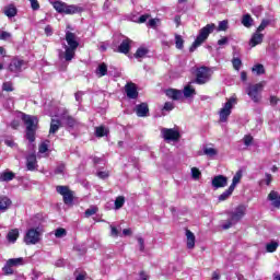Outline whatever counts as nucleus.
Instances as JSON below:
<instances>
[{"label": "nucleus", "mask_w": 280, "mask_h": 280, "mask_svg": "<svg viewBox=\"0 0 280 280\" xmlns=\"http://www.w3.org/2000/svg\"><path fill=\"white\" fill-rule=\"evenodd\" d=\"M125 91L129 100H137L139 97V92H137V85H135V83H127Z\"/></svg>", "instance_id": "13"}, {"label": "nucleus", "mask_w": 280, "mask_h": 280, "mask_svg": "<svg viewBox=\"0 0 280 280\" xmlns=\"http://www.w3.org/2000/svg\"><path fill=\"white\" fill-rule=\"evenodd\" d=\"M65 235H67V230L59 228L55 231V237L60 238V237H65Z\"/></svg>", "instance_id": "47"}, {"label": "nucleus", "mask_w": 280, "mask_h": 280, "mask_svg": "<svg viewBox=\"0 0 280 280\" xmlns=\"http://www.w3.org/2000/svg\"><path fill=\"white\" fill-rule=\"evenodd\" d=\"M49 151V140H45L39 144L38 152L39 154H45V152Z\"/></svg>", "instance_id": "35"}, {"label": "nucleus", "mask_w": 280, "mask_h": 280, "mask_svg": "<svg viewBox=\"0 0 280 280\" xmlns=\"http://www.w3.org/2000/svg\"><path fill=\"white\" fill-rule=\"evenodd\" d=\"M66 121H67V125L70 127V128H75V126H78V120H75L73 117L71 116H67L66 117Z\"/></svg>", "instance_id": "46"}, {"label": "nucleus", "mask_w": 280, "mask_h": 280, "mask_svg": "<svg viewBox=\"0 0 280 280\" xmlns=\"http://www.w3.org/2000/svg\"><path fill=\"white\" fill-rule=\"evenodd\" d=\"M12 207V199L5 196L0 197V213H5Z\"/></svg>", "instance_id": "16"}, {"label": "nucleus", "mask_w": 280, "mask_h": 280, "mask_svg": "<svg viewBox=\"0 0 280 280\" xmlns=\"http://www.w3.org/2000/svg\"><path fill=\"white\" fill-rule=\"evenodd\" d=\"M215 30H217V32H226L229 30V21L223 20V21L219 22L218 26H215L214 23H210V24H207L206 26H203L201 30H199V33H198L195 42L190 46L189 51H194L195 49H198V47H200V45L206 43L207 38H209V35L213 34V32H215Z\"/></svg>", "instance_id": "1"}, {"label": "nucleus", "mask_w": 280, "mask_h": 280, "mask_svg": "<svg viewBox=\"0 0 280 280\" xmlns=\"http://www.w3.org/2000/svg\"><path fill=\"white\" fill-rule=\"evenodd\" d=\"M66 42L63 45L65 51L59 52V59L66 62H71L72 58H75V50L80 47V42L74 33L66 32Z\"/></svg>", "instance_id": "2"}, {"label": "nucleus", "mask_w": 280, "mask_h": 280, "mask_svg": "<svg viewBox=\"0 0 280 280\" xmlns=\"http://www.w3.org/2000/svg\"><path fill=\"white\" fill-rule=\"evenodd\" d=\"M211 80V70H209L207 67H201L197 69V78L196 83L197 84H207Z\"/></svg>", "instance_id": "8"}, {"label": "nucleus", "mask_w": 280, "mask_h": 280, "mask_svg": "<svg viewBox=\"0 0 280 280\" xmlns=\"http://www.w3.org/2000/svg\"><path fill=\"white\" fill-rule=\"evenodd\" d=\"M237 104V100L235 97H231L221 108L219 115H220V121L224 122L229 117L231 116V110L233 109V106Z\"/></svg>", "instance_id": "5"}, {"label": "nucleus", "mask_w": 280, "mask_h": 280, "mask_svg": "<svg viewBox=\"0 0 280 280\" xmlns=\"http://www.w3.org/2000/svg\"><path fill=\"white\" fill-rule=\"evenodd\" d=\"M161 135L164 141H167L168 143L180 139V132L176 128H162Z\"/></svg>", "instance_id": "7"}, {"label": "nucleus", "mask_w": 280, "mask_h": 280, "mask_svg": "<svg viewBox=\"0 0 280 280\" xmlns=\"http://www.w3.org/2000/svg\"><path fill=\"white\" fill-rule=\"evenodd\" d=\"M229 185V178L224 175H217L212 178V187L214 189H220Z\"/></svg>", "instance_id": "11"}, {"label": "nucleus", "mask_w": 280, "mask_h": 280, "mask_svg": "<svg viewBox=\"0 0 280 280\" xmlns=\"http://www.w3.org/2000/svg\"><path fill=\"white\" fill-rule=\"evenodd\" d=\"M12 268L13 267L10 265V262L7 261L4 267L2 268V271L4 272V275H14V269Z\"/></svg>", "instance_id": "43"}, {"label": "nucleus", "mask_w": 280, "mask_h": 280, "mask_svg": "<svg viewBox=\"0 0 280 280\" xmlns=\"http://www.w3.org/2000/svg\"><path fill=\"white\" fill-rule=\"evenodd\" d=\"M19 126H21V122L19 120H13L11 122V128H13V130H16Z\"/></svg>", "instance_id": "62"}, {"label": "nucleus", "mask_w": 280, "mask_h": 280, "mask_svg": "<svg viewBox=\"0 0 280 280\" xmlns=\"http://www.w3.org/2000/svg\"><path fill=\"white\" fill-rule=\"evenodd\" d=\"M148 19H150V15H148V14L141 15L139 18L138 23H145V21H148Z\"/></svg>", "instance_id": "61"}, {"label": "nucleus", "mask_w": 280, "mask_h": 280, "mask_svg": "<svg viewBox=\"0 0 280 280\" xmlns=\"http://www.w3.org/2000/svg\"><path fill=\"white\" fill-rule=\"evenodd\" d=\"M166 97H170V100H180V97H183V93L178 90H174V89H170L166 90Z\"/></svg>", "instance_id": "22"}, {"label": "nucleus", "mask_w": 280, "mask_h": 280, "mask_svg": "<svg viewBox=\"0 0 280 280\" xmlns=\"http://www.w3.org/2000/svg\"><path fill=\"white\" fill-rule=\"evenodd\" d=\"M203 154H206V156H217L218 150H215L214 148H205Z\"/></svg>", "instance_id": "41"}, {"label": "nucleus", "mask_w": 280, "mask_h": 280, "mask_svg": "<svg viewBox=\"0 0 280 280\" xmlns=\"http://www.w3.org/2000/svg\"><path fill=\"white\" fill-rule=\"evenodd\" d=\"M233 224H235V222H233V220L230 219L225 224L222 225V229H224V230L231 229V226H233Z\"/></svg>", "instance_id": "57"}, {"label": "nucleus", "mask_w": 280, "mask_h": 280, "mask_svg": "<svg viewBox=\"0 0 280 280\" xmlns=\"http://www.w3.org/2000/svg\"><path fill=\"white\" fill-rule=\"evenodd\" d=\"M200 170H198L197 167L191 168V176L195 180H198V178H200Z\"/></svg>", "instance_id": "51"}, {"label": "nucleus", "mask_w": 280, "mask_h": 280, "mask_svg": "<svg viewBox=\"0 0 280 280\" xmlns=\"http://www.w3.org/2000/svg\"><path fill=\"white\" fill-rule=\"evenodd\" d=\"M108 135V128L104 126H100L95 128V136L96 137H106Z\"/></svg>", "instance_id": "31"}, {"label": "nucleus", "mask_w": 280, "mask_h": 280, "mask_svg": "<svg viewBox=\"0 0 280 280\" xmlns=\"http://www.w3.org/2000/svg\"><path fill=\"white\" fill-rule=\"evenodd\" d=\"M233 191H235V189L231 188L230 186L229 189H226L223 194L219 196V201L224 202V200H229V198H231V196L233 195Z\"/></svg>", "instance_id": "27"}, {"label": "nucleus", "mask_w": 280, "mask_h": 280, "mask_svg": "<svg viewBox=\"0 0 280 280\" xmlns=\"http://www.w3.org/2000/svg\"><path fill=\"white\" fill-rule=\"evenodd\" d=\"M265 83H256V84H250L249 86L246 88V93L248 97L254 102L255 104H259L261 102V92L264 91Z\"/></svg>", "instance_id": "4"}, {"label": "nucleus", "mask_w": 280, "mask_h": 280, "mask_svg": "<svg viewBox=\"0 0 280 280\" xmlns=\"http://www.w3.org/2000/svg\"><path fill=\"white\" fill-rule=\"evenodd\" d=\"M265 183L266 185H270V183H272V175L270 173L265 174Z\"/></svg>", "instance_id": "55"}, {"label": "nucleus", "mask_w": 280, "mask_h": 280, "mask_svg": "<svg viewBox=\"0 0 280 280\" xmlns=\"http://www.w3.org/2000/svg\"><path fill=\"white\" fill-rule=\"evenodd\" d=\"M108 73V66H106V63H101L98 65L97 69H96V75L98 78H104V75H106Z\"/></svg>", "instance_id": "25"}, {"label": "nucleus", "mask_w": 280, "mask_h": 280, "mask_svg": "<svg viewBox=\"0 0 280 280\" xmlns=\"http://www.w3.org/2000/svg\"><path fill=\"white\" fill-rule=\"evenodd\" d=\"M19 235H20L19 229L10 230L9 233L7 234V240L11 244H14L16 240H19Z\"/></svg>", "instance_id": "24"}, {"label": "nucleus", "mask_w": 280, "mask_h": 280, "mask_svg": "<svg viewBox=\"0 0 280 280\" xmlns=\"http://www.w3.org/2000/svg\"><path fill=\"white\" fill-rule=\"evenodd\" d=\"M138 244L140 246V250H142V252L145 250L143 237H138Z\"/></svg>", "instance_id": "58"}, {"label": "nucleus", "mask_w": 280, "mask_h": 280, "mask_svg": "<svg viewBox=\"0 0 280 280\" xmlns=\"http://www.w3.org/2000/svg\"><path fill=\"white\" fill-rule=\"evenodd\" d=\"M38 242H40V231H38V229L27 230L24 236V243L27 246H32V245L38 244Z\"/></svg>", "instance_id": "6"}, {"label": "nucleus", "mask_w": 280, "mask_h": 280, "mask_svg": "<svg viewBox=\"0 0 280 280\" xmlns=\"http://www.w3.org/2000/svg\"><path fill=\"white\" fill-rule=\"evenodd\" d=\"M82 11H83L82 7H78L75 4H66L63 14H80V12Z\"/></svg>", "instance_id": "20"}, {"label": "nucleus", "mask_w": 280, "mask_h": 280, "mask_svg": "<svg viewBox=\"0 0 280 280\" xmlns=\"http://www.w3.org/2000/svg\"><path fill=\"white\" fill-rule=\"evenodd\" d=\"M243 143H244V145H246L247 148H248V145H252V144H253V136H250V135L244 136V138H243Z\"/></svg>", "instance_id": "49"}, {"label": "nucleus", "mask_w": 280, "mask_h": 280, "mask_svg": "<svg viewBox=\"0 0 280 280\" xmlns=\"http://www.w3.org/2000/svg\"><path fill=\"white\" fill-rule=\"evenodd\" d=\"M10 38H12V34L8 33L5 31H2L0 33V40H10Z\"/></svg>", "instance_id": "50"}, {"label": "nucleus", "mask_w": 280, "mask_h": 280, "mask_svg": "<svg viewBox=\"0 0 280 280\" xmlns=\"http://www.w3.org/2000/svg\"><path fill=\"white\" fill-rule=\"evenodd\" d=\"M242 176H243L242 171H237L236 174L233 176L232 184L230 185V187L235 189V187L240 185L242 180Z\"/></svg>", "instance_id": "26"}, {"label": "nucleus", "mask_w": 280, "mask_h": 280, "mask_svg": "<svg viewBox=\"0 0 280 280\" xmlns=\"http://www.w3.org/2000/svg\"><path fill=\"white\" fill-rule=\"evenodd\" d=\"M126 203V198L124 196H119L115 200V210L118 211V209H121L124 205Z\"/></svg>", "instance_id": "34"}, {"label": "nucleus", "mask_w": 280, "mask_h": 280, "mask_svg": "<svg viewBox=\"0 0 280 280\" xmlns=\"http://www.w3.org/2000/svg\"><path fill=\"white\" fill-rule=\"evenodd\" d=\"M60 128V120L52 119L50 122L49 135H56Z\"/></svg>", "instance_id": "28"}, {"label": "nucleus", "mask_w": 280, "mask_h": 280, "mask_svg": "<svg viewBox=\"0 0 280 280\" xmlns=\"http://www.w3.org/2000/svg\"><path fill=\"white\" fill-rule=\"evenodd\" d=\"M244 215H246V206L241 205L232 212L231 220L232 222L237 223Z\"/></svg>", "instance_id": "10"}, {"label": "nucleus", "mask_w": 280, "mask_h": 280, "mask_svg": "<svg viewBox=\"0 0 280 280\" xmlns=\"http://www.w3.org/2000/svg\"><path fill=\"white\" fill-rule=\"evenodd\" d=\"M45 34L46 36H51V34H54V30L49 25H47L45 27Z\"/></svg>", "instance_id": "60"}, {"label": "nucleus", "mask_w": 280, "mask_h": 280, "mask_svg": "<svg viewBox=\"0 0 280 280\" xmlns=\"http://www.w3.org/2000/svg\"><path fill=\"white\" fill-rule=\"evenodd\" d=\"M13 179H14V173L10 171L2 173L0 176V180H2V183H9V180H13Z\"/></svg>", "instance_id": "29"}, {"label": "nucleus", "mask_w": 280, "mask_h": 280, "mask_svg": "<svg viewBox=\"0 0 280 280\" xmlns=\"http://www.w3.org/2000/svg\"><path fill=\"white\" fill-rule=\"evenodd\" d=\"M12 267L14 266H23V258H11L7 260Z\"/></svg>", "instance_id": "42"}, {"label": "nucleus", "mask_w": 280, "mask_h": 280, "mask_svg": "<svg viewBox=\"0 0 280 280\" xmlns=\"http://www.w3.org/2000/svg\"><path fill=\"white\" fill-rule=\"evenodd\" d=\"M268 200H270L272 207H276V209L280 208V195L278 191L272 190L268 195Z\"/></svg>", "instance_id": "18"}, {"label": "nucleus", "mask_w": 280, "mask_h": 280, "mask_svg": "<svg viewBox=\"0 0 280 280\" xmlns=\"http://www.w3.org/2000/svg\"><path fill=\"white\" fill-rule=\"evenodd\" d=\"M187 248L190 250L196 246V235L191 231L186 230Z\"/></svg>", "instance_id": "21"}, {"label": "nucleus", "mask_w": 280, "mask_h": 280, "mask_svg": "<svg viewBox=\"0 0 280 280\" xmlns=\"http://www.w3.org/2000/svg\"><path fill=\"white\" fill-rule=\"evenodd\" d=\"M5 145H8L9 148H16V144L14 143V140L12 139H5L4 140Z\"/></svg>", "instance_id": "54"}, {"label": "nucleus", "mask_w": 280, "mask_h": 280, "mask_svg": "<svg viewBox=\"0 0 280 280\" xmlns=\"http://www.w3.org/2000/svg\"><path fill=\"white\" fill-rule=\"evenodd\" d=\"M232 65H233V69H235V71H240V69H242V59L234 57L232 59Z\"/></svg>", "instance_id": "40"}, {"label": "nucleus", "mask_w": 280, "mask_h": 280, "mask_svg": "<svg viewBox=\"0 0 280 280\" xmlns=\"http://www.w3.org/2000/svg\"><path fill=\"white\" fill-rule=\"evenodd\" d=\"M175 45L177 49H183L185 45V40L183 39V36L180 35H175Z\"/></svg>", "instance_id": "39"}, {"label": "nucleus", "mask_w": 280, "mask_h": 280, "mask_svg": "<svg viewBox=\"0 0 280 280\" xmlns=\"http://www.w3.org/2000/svg\"><path fill=\"white\" fill-rule=\"evenodd\" d=\"M218 45H220V46L229 45V37H223V38L219 39Z\"/></svg>", "instance_id": "59"}, {"label": "nucleus", "mask_w": 280, "mask_h": 280, "mask_svg": "<svg viewBox=\"0 0 280 280\" xmlns=\"http://www.w3.org/2000/svg\"><path fill=\"white\" fill-rule=\"evenodd\" d=\"M164 110H174V103L172 102H166L164 104Z\"/></svg>", "instance_id": "56"}, {"label": "nucleus", "mask_w": 280, "mask_h": 280, "mask_svg": "<svg viewBox=\"0 0 280 280\" xmlns=\"http://www.w3.org/2000/svg\"><path fill=\"white\" fill-rule=\"evenodd\" d=\"M52 8L58 12L59 14H65V10L67 8V3L62 2L60 0H56L52 2Z\"/></svg>", "instance_id": "23"}, {"label": "nucleus", "mask_w": 280, "mask_h": 280, "mask_svg": "<svg viewBox=\"0 0 280 280\" xmlns=\"http://www.w3.org/2000/svg\"><path fill=\"white\" fill-rule=\"evenodd\" d=\"M252 71L254 73H257V75H261L265 73V70H264V65H256L253 67Z\"/></svg>", "instance_id": "45"}, {"label": "nucleus", "mask_w": 280, "mask_h": 280, "mask_svg": "<svg viewBox=\"0 0 280 280\" xmlns=\"http://www.w3.org/2000/svg\"><path fill=\"white\" fill-rule=\"evenodd\" d=\"M130 43H132V40L126 37L118 46L119 54H128L130 51Z\"/></svg>", "instance_id": "19"}, {"label": "nucleus", "mask_w": 280, "mask_h": 280, "mask_svg": "<svg viewBox=\"0 0 280 280\" xmlns=\"http://www.w3.org/2000/svg\"><path fill=\"white\" fill-rule=\"evenodd\" d=\"M5 16H9V19H12L13 16H16V8L14 5H9L4 10Z\"/></svg>", "instance_id": "33"}, {"label": "nucleus", "mask_w": 280, "mask_h": 280, "mask_svg": "<svg viewBox=\"0 0 280 280\" xmlns=\"http://www.w3.org/2000/svg\"><path fill=\"white\" fill-rule=\"evenodd\" d=\"M2 91H7L8 93L14 91V88L12 85V82H4L2 84Z\"/></svg>", "instance_id": "48"}, {"label": "nucleus", "mask_w": 280, "mask_h": 280, "mask_svg": "<svg viewBox=\"0 0 280 280\" xmlns=\"http://www.w3.org/2000/svg\"><path fill=\"white\" fill-rule=\"evenodd\" d=\"M148 113H150V108L147 103H141L136 106V115L138 117H148Z\"/></svg>", "instance_id": "17"}, {"label": "nucleus", "mask_w": 280, "mask_h": 280, "mask_svg": "<svg viewBox=\"0 0 280 280\" xmlns=\"http://www.w3.org/2000/svg\"><path fill=\"white\" fill-rule=\"evenodd\" d=\"M270 25V20H262L256 32H264Z\"/></svg>", "instance_id": "44"}, {"label": "nucleus", "mask_w": 280, "mask_h": 280, "mask_svg": "<svg viewBox=\"0 0 280 280\" xmlns=\"http://www.w3.org/2000/svg\"><path fill=\"white\" fill-rule=\"evenodd\" d=\"M242 24L244 27H252L253 26V18L250 14H245L242 19Z\"/></svg>", "instance_id": "32"}, {"label": "nucleus", "mask_w": 280, "mask_h": 280, "mask_svg": "<svg viewBox=\"0 0 280 280\" xmlns=\"http://www.w3.org/2000/svg\"><path fill=\"white\" fill-rule=\"evenodd\" d=\"M23 67H25V61L21 59H12L9 65V70L11 73H21L23 71Z\"/></svg>", "instance_id": "12"}, {"label": "nucleus", "mask_w": 280, "mask_h": 280, "mask_svg": "<svg viewBox=\"0 0 280 280\" xmlns=\"http://www.w3.org/2000/svg\"><path fill=\"white\" fill-rule=\"evenodd\" d=\"M22 119L26 126V139L31 143H34V141H36V130L38 128V118L36 116L22 114Z\"/></svg>", "instance_id": "3"}, {"label": "nucleus", "mask_w": 280, "mask_h": 280, "mask_svg": "<svg viewBox=\"0 0 280 280\" xmlns=\"http://www.w3.org/2000/svg\"><path fill=\"white\" fill-rule=\"evenodd\" d=\"M110 235H112V237H119V230H117V228L110 225Z\"/></svg>", "instance_id": "52"}, {"label": "nucleus", "mask_w": 280, "mask_h": 280, "mask_svg": "<svg viewBox=\"0 0 280 280\" xmlns=\"http://www.w3.org/2000/svg\"><path fill=\"white\" fill-rule=\"evenodd\" d=\"M32 10H38L40 4H38V0H30Z\"/></svg>", "instance_id": "53"}, {"label": "nucleus", "mask_w": 280, "mask_h": 280, "mask_svg": "<svg viewBox=\"0 0 280 280\" xmlns=\"http://www.w3.org/2000/svg\"><path fill=\"white\" fill-rule=\"evenodd\" d=\"M56 191H57V194H60V196H62L65 205L73 203V191L71 189H69V187L57 186Z\"/></svg>", "instance_id": "9"}, {"label": "nucleus", "mask_w": 280, "mask_h": 280, "mask_svg": "<svg viewBox=\"0 0 280 280\" xmlns=\"http://www.w3.org/2000/svg\"><path fill=\"white\" fill-rule=\"evenodd\" d=\"M212 280H220V272L214 271V272L212 273Z\"/></svg>", "instance_id": "64"}, {"label": "nucleus", "mask_w": 280, "mask_h": 280, "mask_svg": "<svg viewBox=\"0 0 280 280\" xmlns=\"http://www.w3.org/2000/svg\"><path fill=\"white\" fill-rule=\"evenodd\" d=\"M26 167L28 172H34L38 167V162L36 161V154L32 153L26 156Z\"/></svg>", "instance_id": "14"}, {"label": "nucleus", "mask_w": 280, "mask_h": 280, "mask_svg": "<svg viewBox=\"0 0 280 280\" xmlns=\"http://www.w3.org/2000/svg\"><path fill=\"white\" fill-rule=\"evenodd\" d=\"M261 43H264V34H261L259 31H256L249 40V45L250 47H257V45H261Z\"/></svg>", "instance_id": "15"}, {"label": "nucleus", "mask_w": 280, "mask_h": 280, "mask_svg": "<svg viewBox=\"0 0 280 280\" xmlns=\"http://www.w3.org/2000/svg\"><path fill=\"white\" fill-rule=\"evenodd\" d=\"M100 209L96 206H91L89 209L85 210V218H91V215H95Z\"/></svg>", "instance_id": "37"}, {"label": "nucleus", "mask_w": 280, "mask_h": 280, "mask_svg": "<svg viewBox=\"0 0 280 280\" xmlns=\"http://www.w3.org/2000/svg\"><path fill=\"white\" fill-rule=\"evenodd\" d=\"M278 102H279V98H277V96H270L271 106H277Z\"/></svg>", "instance_id": "63"}, {"label": "nucleus", "mask_w": 280, "mask_h": 280, "mask_svg": "<svg viewBox=\"0 0 280 280\" xmlns=\"http://www.w3.org/2000/svg\"><path fill=\"white\" fill-rule=\"evenodd\" d=\"M148 54H150V50L145 47H140L137 49L136 54H135V58H145V56H148Z\"/></svg>", "instance_id": "30"}, {"label": "nucleus", "mask_w": 280, "mask_h": 280, "mask_svg": "<svg viewBox=\"0 0 280 280\" xmlns=\"http://www.w3.org/2000/svg\"><path fill=\"white\" fill-rule=\"evenodd\" d=\"M192 95H196V89L191 88L190 85H186L184 88V96L191 97Z\"/></svg>", "instance_id": "36"}, {"label": "nucleus", "mask_w": 280, "mask_h": 280, "mask_svg": "<svg viewBox=\"0 0 280 280\" xmlns=\"http://www.w3.org/2000/svg\"><path fill=\"white\" fill-rule=\"evenodd\" d=\"M277 248H279V243H277V242H271L266 245L267 253H275V250H277Z\"/></svg>", "instance_id": "38"}]
</instances>
